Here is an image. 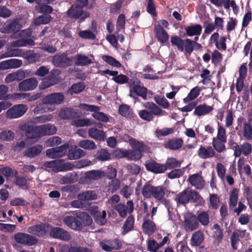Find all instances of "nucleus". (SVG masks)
Segmentation results:
<instances>
[{
    "label": "nucleus",
    "mask_w": 252,
    "mask_h": 252,
    "mask_svg": "<svg viewBox=\"0 0 252 252\" xmlns=\"http://www.w3.org/2000/svg\"><path fill=\"white\" fill-rule=\"evenodd\" d=\"M183 145V139L175 137L167 140L164 143V147L172 150H177L181 148Z\"/></svg>",
    "instance_id": "nucleus-15"
},
{
    "label": "nucleus",
    "mask_w": 252,
    "mask_h": 252,
    "mask_svg": "<svg viewBox=\"0 0 252 252\" xmlns=\"http://www.w3.org/2000/svg\"><path fill=\"white\" fill-rule=\"evenodd\" d=\"M145 167L148 171L155 174L162 173L167 170V167L164 164L158 163L153 160L147 161Z\"/></svg>",
    "instance_id": "nucleus-12"
},
{
    "label": "nucleus",
    "mask_w": 252,
    "mask_h": 252,
    "mask_svg": "<svg viewBox=\"0 0 252 252\" xmlns=\"http://www.w3.org/2000/svg\"><path fill=\"white\" fill-rule=\"evenodd\" d=\"M20 130H26V136L28 139L41 137L40 127H20Z\"/></svg>",
    "instance_id": "nucleus-18"
},
{
    "label": "nucleus",
    "mask_w": 252,
    "mask_h": 252,
    "mask_svg": "<svg viewBox=\"0 0 252 252\" xmlns=\"http://www.w3.org/2000/svg\"><path fill=\"white\" fill-rule=\"evenodd\" d=\"M167 167V169H173L181 166V162L175 158H167L166 163L164 164Z\"/></svg>",
    "instance_id": "nucleus-48"
},
{
    "label": "nucleus",
    "mask_w": 252,
    "mask_h": 252,
    "mask_svg": "<svg viewBox=\"0 0 252 252\" xmlns=\"http://www.w3.org/2000/svg\"><path fill=\"white\" fill-rule=\"evenodd\" d=\"M75 58L76 59L75 63L78 65H86L92 63L91 60L87 56L81 54H77Z\"/></svg>",
    "instance_id": "nucleus-40"
},
{
    "label": "nucleus",
    "mask_w": 252,
    "mask_h": 252,
    "mask_svg": "<svg viewBox=\"0 0 252 252\" xmlns=\"http://www.w3.org/2000/svg\"><path fill=\"white\" fill-rule=\"evenodd\" d=\"M14 239L18 243L28 246L34 245L38 242L37 239L34 236L21 232L14 235Z\"/></svg>",
    "instance_id": "nucleus-9"
},
{
    "label": "nucleus",
    "mask_w": 252,
    "mask_h": 252,
    "mask_svg": "<svg viewBox=\"0 0 252 252\" xmlns=\"http://www.w3.org/2000/svg\"><path fill=\"white\" fill-rule=\"evenodd\" d=\"M196 219L204 226L208 225L210 222L208 213L207 211L201 212L197 216Z\"/></svg>",
    "instance_id": "nucleus-46"
},
{
    "label": "nucleus",
    "mask_w": 252,
    "mask_h": 252,
    "mask_svg": "<svg viewBox=\"0 0 252 252\" xmlns=\"http://www.w3.org/2000/svg\"><path fill=\"white\" fill-rule=\"evenodd\" d=\"M115 209L118 212L119 216L125 218L127 215V207L124 204L120 203L117 204L115 207Z\"/></svg>",
    "instance_id": "nucleus-51"
},
{
    "label": "nucleus",
    "mask_w": 252,
    "mask_h": 252,
    "mask_svg": "<svg viewBox=\"0 0 252 252\" xmlns=\"http://www.w3.org/2000/svg\"><path fill=\"white\" fill-rule=\"evenodd\" d=\"M79 146L87 150H93L96 148V145L93 141L89 140H81L79 143Z\"/></svg>",
    "instance_id": "nucleus-47"
},
{
    "label": "nucleus",
    "mask_w": 252,
    "mask_h": 252,
    "mask_svg": "<svg viewBox=\"0 0 252 252\" xmlns=\"http://www.w3.org/2000/svg\"><path fill=\"white\" fill-rule=\"evenodd\" d=\"M21 51L19 49L11 50L1 54L0 55V59H2L8 57L19 56L21 55Z\"/></svg>",
    "instance_id": "nucleus-52"
},
{
    "label": "nucleus",
    "mask_w": 252,
    "mask_h": 252,
    "mask_svg": "<svg viewBox=\"0 0 252 252\" xmlns=\"http://www.w3.org/2000/svg\"><path fill=\"white\" fill-rule=\"evenodd\" d=\"M42 150V146L37 145L28 148L24 152V155L27 157L32 158L39 155Z\"/></svg>",
    "instance_id": "nucleus-25"
},
{
    "label": "nucleus",
    "mask_w": 252,
    "mask_h": 252,
    "mask_svg": "<svg viewBox=\"0 0 252 252\" xmlns=\"http://www.w3.org/2000/svg\"><path fill=\"white\" fill-rule=\"evenodd\" d=\"M204 234L200 230L194 232L190 239V245L192 247L199 246L204 241Z\"/></svg>",
    "instance_id": "nucleus-22"
},
{
    "label": "nucleus",
    "mask_w": 252,
    "mask_h": 252,
    "mask_svg": "<svg viewBox=\"0 0 252 252\" xmlns=\"http://www.w3.org/2000/svg\"><path fill=\"white\" fill-rule=\"evenodd\" d=\"M188 189V197L189 202L192 203H196L198 205L202 206L205 203V200L199 193L194 190H192L189 188Z\"/></svg>",
    "instance_id": "nucleus-16"
},
{
    "label": "nucleus",
    "mask_w": 252,
    "mask_h": 252,
    "mask_svg": "<svg viewBox=\"0 0 252 252\" xmlns=\"http://www.w3.org/2000/svg\"><path fill=\"white\" fill-rule=\"evenodd\" d=\"M29 229L30 230L29 231L30 232L38 236L42 234L43 231V228L41 224L33 225Z\"/></svg>",
    "instance_id": "nucleus-62"
},
{
    "label": "nucleus",
    "mask_w": 252,
    "mask_h": 252,
    "mask_svg": "<svg viewBox=\"0 0 252 252\" xmlns=\"http://www.w3.org/2000/svg\"><path fill=\"white\" fill-rule=\"evenodd\" d=\"M121 155L122 157L126 158L130 160L139 159L142 156V153L134 149L122 151Z\"/></svg>",
    "instance_id": "nucleus-20"
},
{
    "label": "nucleus",
    "mask_w": 252,
    "mask_h": 252,
    "mask_svg": "<svg viewBox=\"0 0 252 252\" xmlns=\"http://www.w3.org/2000/svg\"><path fill=\"white\" fill-rule=\"evenodd\" d=\"M91 214L93 215L94 218L98 223H99L101 225H104L106 222V213L105 211H103L102 213L96 210H92L91 211Z\"/></svg>",
    "instance_id": "nucleus-29"
},
{
    "label": "nucleus",
    "mask_w": 252,
    "mask_h": 252,
    "mask_svg": "<svg viewBox=\"0 0 252 252\" xmlns=\"http://www.w3.org/2000/svg\"><path fill=\"white\" fill-rule=\"evenodd\" d=\"M189 182L192 187H194L196 189H202L205 185V181L201 174L195 173L190 175L187 180Z\"/></svg>",
    "instance_id": "nucleus-10"
},
{
    "label": "nucleus",
    "mask_w": 252,
    "mask_h": 252,
    "mask_svg": "<svg viewBox=\"0 0 252 252\" xmlns=\"http://www.w3.org/2000/svg\"><path fill=\"white\" fill-rule=\"evenodd\" d=\"M184 40H182L178 36H172L171 38V43L173 45L177 46L178 50L182 52L184 51Z\"/></svg>",
    "instance_id": "nucleus-50"
},
{
    "label": "nucleus",
    "mask_w": 252,
    "mask_h": 252,
    "mask_svg": "<svg viewBox=\"0 0 252 252\" xmlns=\"http://www.w3.org/2000/svg\"><path fill=\"white\" fill-rule=\"evenodd\" d=\"M78 217L81 220L80 221L82 222V225H83L84 226H90L92 224V218L87 213H80Z\"/></svg>",
    "instance_id": "nucleus-44"
},
{
    "label": "nucleus",
    "mask_w": 252,
    "mask_h": 252,
    "mask_svg": "<svg viewBox=\"0 0 252 252\" xmlns=\"http://www.w3.org/2000/svg\"><path fill=\"white\" fill-rule=\"evenodd\" d=\"M215 150L211 146L205 148L201 145L198 151V156L202 159L213 157L215 156Z\"/></svg>",
    "instance_id": "nucleus-19"
},
{
    "label": "nucleus",
    "mask_w": 252,
    "mask_h": 252,
    "mask_svg": "<svg viewBox=\"0 0 252 252\" xmlns=\"http://www.w3.org/2000/svg\"><path fill=\"white\" fill-rule=\"evenodd\" d=\"M155 30L156 32L157 37L160 42L163 43L168 40V35L160 25L156 26Z\"/></svg>",
    "instance_id": "nucleus-24"
},
{
    "label": "nucleus",
    "mask_w": 252,
    "mask_h": 252,
    "mask_svg": "<svg viewBox=\"0 0 252 252\" xmlns=\"http://www.w3.org/2000/svg\"><path fill=\"white\" fill-rule=\"evenodd\" d=\"M52 115H44L30 119L28 123V126H32L41 123H46L52 119Z\"/></svg>",
    "instance_id": "nucleus-23"
},
{
    "label": "nucleus",
    "mask_w": 252,
    "mask_h": 252,
    "mask_svg": "<svg viewBox=\"0 0 252 252\" xmlns=\"http://www.w3.org/2000/svg\"><path fill=\"white\" fill-rule=\"evenodd\" d=\"M105 176V173L101 170H92L87 171L80 180L82 181L83 183H90L92 181L98 180Z\"/></svg>",
    "instance_id": "nucleus-6"
},
{
    "label": "nucleus",
    "mask_w": 252,
    "mask_h": 252,
    "mask_svg": "<svg viewBox=\"0 0 252 252\" xmlns=\"http://www.w3.org/2000/svg\"><path fill=\"white\" fill-rule=\"evenodd\" d=\"M142 228L144 232L149 235L154 233L156 229L155 223L150 220H146L144 221Z\"/></svg>",
    "instance_id": "nucleus-28"
},
{
    "label": "nucleus",
    "mask_w": 252,
    "mask_h": 252,
    "mask_svg": "<svg viewBox=\"0 0 252 252\" xmlns=\"http://www.w3.org/2000/svg\"><path fill=\"white\" fill-rule=\"evenodd\" d=\"M154 187L155 186L149 183H146L143 186L142 190V194L145 198H150L152 197Z\"/></svg>",
    "instance_id": "nucleus-41"
},
{
    "label": "nucleus",
    "mask_w": 252,
    "mask_h": 252,
    "mask_svg": "<svg viewBox=\"0 0 252 252\" xmlns=\"http://www.w3.org/2000/svg\"><path fill=\"white\" fill-rule=\"evenodd\" d=\"M21 28L22 25L20 23V21L18 19H14L13 21L8 22L7 24H5L0 29V31L4 33H9L11 32L17 33ZM31 33L32 32L30 31L24 30L19 33L11 35L10 37L12 39H15L19 37H23L24 35L30 36Z\"/></svg>",
    "instance_id": "nucleus-2"
},
{
    "label": "nucleus",
    "mask_w": 252,
    "mask_h": 252,
    "mask_svg": "<svg viewBox=\"0 0 252 252\" xmlns=\"http://www.w3.org/2000/svg\"><path fill=\"white\" fill-rule=\"evenodd\" d=\"M129 144L131 147L135 150L142 152H145L148 151V147L144 142L138 141L134 138L129 139Z\"/></svg>",
    "instance_id": "nucleus-21"
},
{
    "label": "nucleus",
    "mask_w": 252,
    "mask_h": 252,
    "mask_svg": "<svg viewBox=\"0 0 252 252\" xmlns=\"http://www.w3.org/2000/svg\"><path fill=\"white\" fill-rule=\"evenodd\" d=\"M36 78L32 77L21 81L18 84V89L20 91H28L34 90L37 86Z\"/></svg>",
    "instance_id": "nucleus-13"
},
{
    "label": "nucleus",
    "mask_w": 252,
    "mask_h": 252,
    "mask_svg": "<svg viewBox=\"0 0 252 252\" xmlns=\"http://www.w3.org/2000/svg\"><path fill=\"white\" fill-rule=\"evenodd\" d=\"M213 109L212 106L206 104L200 105L195 108L194 113L198 116H201L211 112Z\"/></svg>",
    "instance_id": "nucleus-36"
},
{
    "label": "nucleus",
    "mask_w": 252,
    "mask_h": 252,
    "mask_svg": "<svg viewBox=\"0 0 252 252\" xmlns=\"http://www.w3.org/2000/svg\"><path fill=\"white\" fill-rule=\"evenodd\" d=\"M75 167L74 165L70 162L62 163L61 160V163L58 166V171H65L72 170Z\"/></svg>",
    "instance_id": "nucleus-58"
},
{
    "label": "nucleus",
    "mask_w": 252,
    "mask_h": 252,
    "mask_svg": "<svg viewBox=\"0 0 252 252\" xmlns=\"http://www.w3.org/2000/svg\"><path fill=\"white\" fill-rule=\"evenodd\" d=\"M185 223L187 228L190 231H193L199 226V222L194 215L189 219L186 220Z\"/></svg>",
    "instance_id": "nucleus-35"
},
{
    "label": "nucleus",
    "mask_w": 252,
    "mask_h": 252,
    "mask_svg": "<svg viewBox=\"0 0 252 252\" xmlns=\"http://www.w3.org/2000/svg\"><path fill=\"white\" fill-rule=\"evenodd\" d=\"M223 142L219 139H213L212 145L214 149L218 153H221L225 151L226 148Z\"/></svg>",
    "instance_id": "nucleus-45"
},
{
    "label": "nucleus",
    "mask_w": 252,
    "mask_h": 252,
    "mask_svg": "<svg viewBox=\"0 0 252 252\" xmlns=\"http://www.w3.org/2000/svg\"><path fill=\"white\" fill-rule=\"evenodd\" d=\"M86 154L85 152L83 150L76 148L74 149L69 150L67 155L68 158L72 159H76L84 157Z\"/></svg>",
    "instance_id": "nucleus-31"
},
{
    "label": "nucleus",
    "mask_w": 252,
    "mask_h": 252,
    "mask_svg": "<svg viewBox=\"0 0 252 252\" xmlns=\"http://www.w3.org/2000/svg\"><path fill=\"white\" fill-rule=\"evenodd\" d=\"M41 137L44 135H50L57 131V127H40Z\"/></svg>",
    "instance_id": "nucleus-53"
},
{
    "label": "nucleus",
    "mask_w": 252,
    "mask_h": 252,
    "mask_svg": "<svg viewBox=\"0 0 252 252\" xmlns=\"http://www.w3.org/2000/svg\"><path fill=\"white\" fill-rule=\"evenodd\" d=\"M134 223V218L133 215L129 216L123 226V233L126 234L132 229Z\"/></svg>",
    "instance_id": "nucleus-38"
},
{
    "label": "nucleus",
    "mask_w": 252,
    "mask_h": 252,
    "mask_svg": "<svg viewBox=\"0 0 252 252\" xmlns=\"http://www.w3.org/2000/svg\"><path fill=\"white\" fill-rule=\"evenodd\" d=\"M239 189L234 188L232 189L229 196V205L230 208H233L237 205L238 199Z\"/></svg>",
    "instance_id": "nucleus-39"
},
{
    "label": "nucleus",
    "mask_w": 252,
    "mask_h": 252,
    "mask_svg": "<svg viewBox=\"0 0 252 252\" xmlns=\"http://www.w3.org/2000/svg\"><path fill=\"white\" fill-rule=\"evenodd\" d=\"M14 183L16 185L21 188H23L27 186V180L26 178L23 176H17L15 177Z\"/></svg>",
    "instance_id": "nucleus-63"
},
{
    "label": "nucleus",
    "mask_w": 252,
    "mask_h": 252,
    "mask_svg": "<svg viewBox=\"0 0 252 252\" xmlns=\"http://www.w3.org/2000/svg\"><path fill=\"white\" fill-rule=\"evenodd\" d=\"M75 115V113L73 109L65 107L62 109L59 113V116L61 118L63 119H70Z\"/></svg>",
    "instance_id": "nucleus-42"
},
{
    "label": "nucleus",
    "mask_w": 252,
    "mask_h": 252,
    "mask_svg": "<svg viewBox=\"0 0 252 252\" xmlns=\"http://www.w3.org/2000/svg\"><path fill=\"white\" fill-rule=\"evenodd\" d=\"M165 195L164 189L161 186H155L152 196L160 202H163Z\"/></svg>",
    "instance_id": "nucleus-32"
},
{
    "label": "nucleus",
    "mask_w": 252,
    "mask_h": 252,
    "mask_svg": "<svg viewBox=\"0 0 252 252\" xmlns=\"http://www.w3.org/2000/svg\"><path fill=\"white\" fill-rule=\"evenodd\" d=\"M239 150L241 153L239 156H236L235 157H239L243 154L245 156L249 155L252 152V146L248 142H245L240 146H239Z\"/></svg>",
    "instance_id": "nucleus-43"
},
{
    "label": "nucleus",
    "mask_w": 252,
    "mask_h": 252,
    "mask_svg": "<svg viewBox=\"0 0 252 252\" xmlns=\"http://www.w3.org/2000/svg\"><path fill=\"white\" fill-rule=\"evenodd\" d=\"M177 204L185 205L189 202L188 197V189L186 188L183 191L178 194L175 199Z\"/></svg>",
    "instance_id": "nucleus-27"
},
{
    "label": "nucleus",
    "mask_w": 252,
    "mask_h": 252,
    "mask_svg": "<svg viewBox=\"0 0 252 252\" xmlns=\"http://www.w3.org/2000/svg\"><path fill=\"white\" fill-rule=\"evenodd\" d=\"M14 137V133L10 130L2 131L0 133V139L2 141H11Z\"/></svg>",
    "instance_id": "nucleus-55"
},
{
    "label": "nucleus",
    "mask_w": 252,
    "mask_h": 252,
    "mask_svg": "<svg viewBox=\"0 0 252 252\" xmlns=\"http://www.w3.org/2000/svg\"><path fill=\"white\" fill-rule=\"evenodd\" d=\"M66 14L67 16L70 18L80 19L82 20L89 16V14L88 12H84L83 8L74 4L71 5Z\"/></svg>",
    "instance_id": "nucleus-7"
},
{
    "label": "nucleus",
    "mask_w": 252,
    "mask_h": 252,
    "mask_svg": "<svg viewBox=\"0 0 252 252\" xmlns=\"http://www.w3.org/2000/svg\"><path fill=\"white\" fill-rule=\"evenodd\" d=\"M144 107L149 109L152 115L160 116L162 114V110L157 105L152 102H147L144 104Z\"/></svg>",
    "instance_id": "nucleus-34"
},
{
    "label": "nucleus",
    "mask_w": 252,
    "mask_h": 252,
    "mask_svg": "<svg viewBox=\"0 0 252 252\" xmlns=\"http://www.w3.org/2000/svg\"><path fill=\"white\" fill-rule=\"evenodd\" d=\"M136 95L141 96L144 99H146V88L137 85H134L133 86H130L129 95L131 97L135 98Z\"/></svg>",
    "instance_id": "nucleus-17"
},
{
    "label": "nucleus",
    "mask_w": 252,
    "mask_h": 252,
    "mask_svg": "<svg viewBox=\"0 0 252 252\" xmlns=\"http://www.w3.org/2000/svg\"><path fill=\"white\" fill-rule=\"evenodd\" d=\"M85 85L83 82H79L78 83L73 84L70 90V94H72L73 93L77 94L82 92L85 88Z\"/></svg>",
    "instance_id": "nucleus-56"
},
{
    "label": "nucleus",
    "mask_w": 252,
    "mask_h": 252,
    "mask_svg": "<svg viewBox=\"0 0 252 252\" xmlns=\"http://www.w3.org/2000/svg\"><path fill=\"white\" fill-rule=\"evenodd\" d=\"M77 217L74 216H66L63 219V222L68 227L76 230H80L82 228V222Z\"/></svg>",
    "instance_id": "nucleus-14"
},
{
    "label": "nucleus",
    "mask_w": 252,
    "mask_h": 252,
    "mask_svg": "<svg viewBox=\"0 0 252 252\" xmlns=\"http://www.w3.org/2000/svg\"><path fill=\"white\" fill-rule=\"evenodd\" d=\"M202 31V27L200 25L189 26L186 28L187 34L189 36L199 35Z\"/></svg>",
    "instance_id": "nucleus-37"
},
{
    "label": "nucleus",
    "mask_w": 252,
    "mask_h": 252,
    "mask_svg": "<svg viewBox=\"0 0 252 252\" xmlns=\"http://www.w3.org/2000/svg\"><path fill=\"white\" fill-rule=\"evenodd\" d=\"M220 202V198L216 194H210V203L213 209H218L219 207Z\"/></svg>",
    "instance_id": "nucleus-57"
},
{
    "label": "nucleus",
    "mask_w": 252,
    "mask_h": 252,
    "mask_svg": "<svg viewBox=\"0 0 252 252\" xmlns=\"http://www.w3.org/2000/svg\"><path fill=\"white\" fill-rule=\"evenodd\" d=\"M49 234L53 238L63 241H69L71 239L70 234L66 230L61 227H54L52 228Z\"/></svg>",
    "instance_id": "nucleus-11"
},
{
    "label": "nucleus",
    "mask_w": 252,
    "mask_h": 252,
    "mask_svg": "<svg viewBox=\"0 0 252 252\" xmlns=\"http://www.w3.org/2000/svg\"><path fill=\"white\" fill-rule=\"evenodd\" d=\"M35 9L38 12L47 14L51 13L53 11V8L51 6L47 4H39L35 7Z\"/></svg>",
    "instance_id": "nucleus-49"
},
{
    "label": "nucleus",
    "mask_w": 252,
    "mask_h": 252,
    "mask_svg": "<svg viewBox=\"0 0 252 252\" xmlns=\"http://www.w3.org/2000/svg\"><path fill=\"white\" fill-rule=\"evenodd\" d=\"M99 245L103 251L107 252L118 250L122 247V244L118 239H104L100 242Z\"/></svg>",
    "instance_id": "nucleus-4"
},
{
    "label": "nucleus",
    "mask_w": 252,
    "mask_h": 252,
    "mask_svg": "<svg viewBox=\"0 0 252 252\" xmlns=\"http://www.w3.org/2000/svg\"><path fill=\"white\" fill-rule=\"evenodd\" d=\"M80 109L91 112H94L93 116L96 119L104 122L109 121L108 117L103 113L98 112L99 108L94 105H90L86 104H80L79 106Z\"/></svg>",
    "instance_id": "nucleus-5"
},
{
    "label": "nucleus",
    "mask_w": 252,
    "mask_h": 252,
    "mask_svg": "<svg viewBox=\"0 0 252 252\" xmlns=\"http://www.w3.org/2000/svg\"><path fill=\"white\" fill-rule=\"evenodd\" d=\"M102 59L108 63L114 66L120 67L121 66V64L112 57L103 56Z\"/></svg>",
    "instance_id": "nucleus-61"
},
{
    "label": "nucleus",
    "mask_w": 252,
    "mask_h": 252,
    "mask_svg": "<svg viewBox=\"0 0 252 252\" xmlns=\"http://www.w3.org/2000/svg\"><path fill=\"white\" fill-rule=\"evenodd\" d=\"M52 18L50 15L48 14H43L35 18L33 21V23L36 26H39L42 24H47L52 20Z\"/></svg>",
    "instance_id": "nucleus-33"
},
{
    "label": "nucleus",
    "mask_w": 252,
    "mask_h": 252,
    "mask_svg": "<svg viewBox=\"0 0 252 252\" xmlns=\"http://www.w3.org/2000/svg\"><path fill=\"white\" fill-rule=\"evenodd\" d=\"M78 197L79 200L82 201L93 200L97 198V195L95 191L88 190L79 194Z\"/></svg>",
    "instance_id": "nucleus-30"
},
{
    "label": "nucleus",
    "mask_w": 252,
    "mask_h": 252,
    "mask_svg": "<svg viewBox=\"0 0 252 252\" xmlns=\"http://www.w3.org/2000/svg\"><path fill=\"white\" fill-rule=\"evenodd\" d=\"M184 174V171L181 169L172 170L168 174V177L169 179L178 178L181 177Z\"/></svg>",
    "instance_id": "nucleus-60"
},
{
    "label": "nucleus",
    "mask_w": 252,
    "mask_h": 252,
    "mask_svg": "<svg viewBox=\"0 0 252 252\" xmlns=\"http://www.w3.org/2000/svg\"><path fill=\"white\" fill-rule=\"evenodd\" d=\"M75 176L72 174H67L66 176L62 177L60 181L62 184H71L75 182Z\"/></svg>",
    "instance_id": "nucleus-64"
},
{
    "label": "nucleus",
    "mask_w": 252,
    "mask_h": 252,
    "mask_svg": "<svg viewBox=\"0 0 252 252\" xmlns=\"http://www.w3.org/2000/svg\"><path fill=\"white\" fill-rule=\"evenodd\" d=\"M96 158L99 160L105 161L110 158V155L106 150L101 149L97 152Z\"/></svg>",
    "instance_id": "nucleus-54"
},
{
    "label": "nucleus",
    "mask_w": 252,
    "mask_h": 252,
    "mask_svg": "<svg viewBox=\"0 0 252 252\" xmlns=\"http://www.w3.org/2000/svg\"><path fill=\"white\" fill-rule=\"evenodd\" d=\"M90 137L100 141L104 140L105 138L104 132L101 130H99L95 127H92L88 131Z\"/></svg>",
    "instance_id": "nucleus-26"
},
{
    "label": "nucleus",
    "mask_w": 252,
    "mask_h": 252,
    "mask_svg": "<svg viewBox=\"0 0 252 252\" xmlns=\"http://www.w3.org/2000/svg\"><path fill=\"white\" fill-rule=\"evenodd\" d=\"M64 95L61 93H54L46 95L43 99L42 103L37 104L33 110L35 114L52 112L55 110V105L63 103Z\"/></svg>",
    "instance_id": "nucleus-1"
},
{
    "label": "nucleus",
    "mask_w": 252,
    "mask_h": 252,
    "mask_svg": "<svg viewBox=\"0 0 252 252\" xmlns=\"http://www.w3.org/2000/svg\"><path fill=\"white\" fill-rule=\"evenodd\" d=\"M27 107L24 104L14 105L7 110L6 116L9 119H16L23 116L26 112Z\"/></svg>",
    "instance_id": "nucleus-8"
},
{
    "label": "nucleus",
    "mask_w": 252,
    "mask_h": 252,
    "mask_svg": "<svg viewBox=\"0 0 252 252\" xmlns=\"http://www.w3.org/2000/svg\"><path fill=\"white\" fill-rule=\"evenodd\" d=\"M230 243L233 250H236L238 249L239 243L240 239L238 238L235 232H233L230 236Z\"/></svg>",
    "instance_id": "nucleus-59"
},
{
    "label": "nucleus",
    "mask_w": 252,
    "mask_h": 252,
    "mask_svg": "<svg viewBox=\"0 0 252 252\" xmlns=\"http://www.w3.org/2000/svg\"><path fill=\"white\" fill-rule=\"evenodd\" d=\"M52 63L56 66L66 68L72 64V60L66 53H59L53 57Z\"/></svg>",
    "instance_id": "nucleus-3"
}]
</instances>
